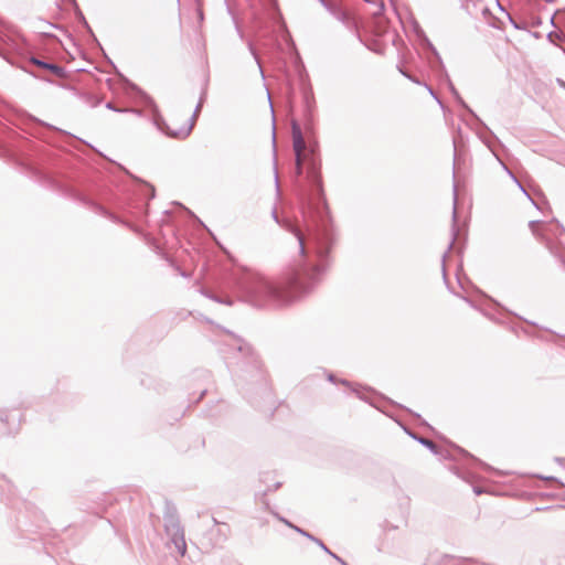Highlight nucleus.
<instances>
[{"instance_id": "1", "label": "nucleus", "mask_w": 565, "mask_h": 565, "mask_svg": "<svg viewBox=\"0 0 565 565\" xmlns=\"http://www.w3.org/2000/svg\"><path fill=\"white\" fill-rule=\"evenodd\" d=\"M273 218L280 224L286 231L292 233L299 245L302 256L313 253L318 259L317 264H307L300 270L288 275L279 282L271 281L265 276L252 269L241 268L232 273L231 281L234 292L241 301H244L255 308H276L290 303L297 297L307 294L319 281L320 275L326 270V262L331 247L334 243V234L332 233V242L328 244V253L320 255L317 253V244L313 235L306 223L309 246L305 245V236L295 224L289 220L279 221L276 210L273 211Z\"/></svg>"}, {"instance_id": "2", "label": "nucleus", "mask_w": 565, "mask_h": 565, "mask_svg": "<svg viewBox=\"0 0 565 565\" xmlns=\"http://www.w3.org/2000/svg\"><path fill=\"white\" fill-rule=\"evenodd\" d=\"M302 157L303 163L307 164V178L311 184V190L306 198L303 216L317 244V253L326 255L328 244L332 242V223L323 192L321 161L317 153V145H306Z\"/></svg>"}, {"instance_id": "3", "label": "nucleus", "mask_w": 565, "mask_h": 565, "mask_svg": "<svg viewBox=\"0 0 565 565\" xmlns=\"http://www.w3.org/2000/svg\"><path fill=\"white\" fill-rule=\"evenodd\" d=\"M205 96H206V88H203L201 92V95H200L199 103L193 111L191 119L189 120V124L182 126L178 130L170 129V127L168 126V124L166 122L163 117L160 115L159 109L151 97L146 96V103L152 110L153 124L161 132H163L164 135H167L168 137H171V138L185 139L191 134V131L195 125L196 118L203 107Z\"/></svg>"}, {"instance_id": "4", "label": "nucleus", "mask_w": 565, "mask_h": 565, "mask_svg": "<svg viewBox=\"0 0 565 565\" xmlns=\"http://www.w3.org/2000/svg\"><path fill=\"white\" fill-rule=\"evenodd\" d=\"M164 530L169 536V542L172 543L180 555L186 552V543L184 537V530L181 526L180 520L174 509L168 510L163 515Z\"/></svg>"}, {"instance_id": "5", "label": "nucleus", "mask_w": 565, "mask_h": 565, "mask_svg": "<svg viewBox=\"0 0 565 565\" xmlns=\"http://www.w3.org/2000/svg\"><path fill=\"white\" fill-rule=\"evenodd\" d=\"M426 43H427V46L429 47V50L433 52L437 63H438V66L440 68V71L443 72V75L447 82V86L451 93V95L454 96V98L457 100V103L459 105H461L476 120H478L483 127L487 128V126L481 121V119L476 115V113L466 104V102L462 99V97L460 96L459 92L457 90V88L455 87V85L452 84L447 71L445 70V66L443 64V61H441V57L440 55L438 54L437 50L434 47V45L427 40L425 39Z\"/></svg>"}, {"instance_id": "6", "label": "nucleus", "mask_w": 565, "mask_h": 565, "mask_svg": "<svg viewBox=\"0 0 565 565\" xmlns=\"http://www.w3.org/2000/svg\"><path fill=\"white\" fill-rule=\"evenodd\" d=\"M292 148L295 151L296 161V175L299 177L303 171V157L302 151L306 148V141L302 136L300 125L297 120L291 121Z\"/></svg>"}, {"instance_id": "7", "label": "nucleus", "mask_w": 565, "mask_h": 565, "mask_svg": "<svg viewBox=\"0 0 565 565\" xmlns=\"http://www.w3.org/2000/svg\"><path fill=\"white\" fill-rule=\"evenodd\" d=\"M457 202H458V194H457V185L454 184V209H452V226H451V241L448 245V250L444 253L443 255V276L444 279H446V267H445V259L449 253V250L454 247L458 235H459V228L457 226Z\"/></svg>"}, {"instance_id": "8", "label": "nucleus", "mask_w": 565, "mask_h": 565, "mask_svg": "<svg viewBox=\"0 0 565 565\" xmlns=\"http://www.w3.org/2000/svg\"><path fill=\"white\" fill-rule=\"evenodd\" d=\"M30 63L33 64V65H36L43 70H47L50 71L51 73H53L54 75H56L57 77H63L65 75V70L57 65V64H54V63H49V62H45L43 60H40L35 56H32L30 58Z\"/></svg>"}, {"instance_id": "9", "label": "nucleus", "mask_w": 565, "mask_h": 565, "mask_svg": "<svg viewBox=\"0 0 565 565\" xmlns=\"http://www.w3.org/2000/svg\"><path fill=\"white\" fill-rule=\"evenodd\" d=\"M443 565H484L473 558L456 557L452 555H445L441 558Z\"/></svg>"}, {"instance_id": "10", "label": "nucleus", "mask_w": 565, "mask_h": 565, "mask_svg": "<svg viewBox=\"0 0 565 565\" xmlns=\"http://www.w3.org/2000/svg\"><path fill=\"white\" fill-rule=\"evenodd\" d=\"M294 530L301 534L302 536L309 539L311 542H315L318 546L321 547L322 551H324L327 554H331V551L329 550V547L319 539L315 537L312 534H310L309 532L300 529L299 526H294Z\"/></svg>"}, {"instance_id": "11", "label": "nucleus", "mask_w": 565, "mask_h": 565, "mask_svg": "<svg viewBox=\"0 0 565 565\" xmlns=\"http://www.w3.org/2000/svg\"><path fill=\"white\" fill-rule=\"evenodd\" d=\"M200 292H201V295L205 296L206 298H209V299H211V300H213V301H215L217 303H223V305H227V306H232L233 305V300L231 298H228V297H226V298L218 297V296H216L212 291H209L205 288H201Z\"/></svg>"}, {"instance_id": "12", "label": "nucleus", "mask_w": 565, "mask_h": 565, "mask_svg": "<svg viewBox=\"0 0 565 565\" xmlns=\"http://www.w3.org/2000/svg\"><path fill=\"white\" fill-rule=\"evenodd\" d=\"M484 143L487 145V147L492 151V153L494 154V157L497 158V160L500 162V164L502 166V168L507 171V173L511 177V179L518 184V186L524 191V188L523 185L520 183V181L518 180V178L513 174V172L505 166V163L499 158V156L495 153V151L492 149L491 145L488 142V141H484Z\"/></svg>"}, {"instance_id": "13", "label": "nucleus", "mask_w": 565, "mask_h": 565, "mask_svg": "<svg viewBox=\"0 0 565 565\" xmlns=\"http://www.w3.org/2000/svg\"><path fill=\"white\" fill-rule=\"evenodd\" d=\"M73 7H74L75 14H76L79 23H82V25L87 30V32L90 34V36L96 40V36H95L90 25L88 24L87 20L85 19L82 10L79 9L78 4L75 3Z\"/></svg>"}, {"instance_id": "14", "label": "nucleus", "mask_w": 565, "mask_h": 565, "mask_svg": "<svg viewBox=\"0 0 565 565\" xmlns=\"http://www.w3.org/2000/svg\"><path fill=\"white\" fill-rule=\"evenodd\" d=\"M411 436L414 439H416L419 444H422L423 446L428 448L433 454H435V455L439 454L438 446L434 441H431L430 439H427V438H424V437H418V436L413 435V434Z\"/></svg>"}, {"instance_id": "15", "label": "nucleus", "mask_w": 565, "mask_h": 565, "mask_svg": "<svg viewBox=\"0 0 565 565\" xmlns=\"http://www.w3.org/2000/svg\"><path fill=\"white\" fill-rule=\"evenodd\" d=\"M106 108L109 109V110L116 111V113H134V114H136L138 116L142 115V111L139 110V109H135V108H118L111 102H108L106 104Z\"/></svg>"}, {"instance_id": "16", "label": "nucleus", "mask_w": 565, "mask_h": 565, "mask_svg": "<svg viewBox=\"0 0 565 565\" xmlns=\"http://www.w3.org/2000/svg\"><path fill=\"white\" fill-rule=\"evenodd\" d=\"M92 209L100 214V215H104L106 217H109L111 221L114 222H118V218L117 216H115L114 214L109 213L107 210H105L102 205L97 204V203H92Z\"/></svg>"}, {"instance_id": "17", "label": "nucleus", "mask_w": 565, "mask_h": 565, "mask_svg": "<svg viewBox=\"0 0 565 565\" xmlns=\"http://www.w3.org/2000/svg\"><path fill=\"white\" fill-rule=\"evenodd\" d=\"M8 413L6 409H0V435L8 434Z\"/></svg>"}, {"instance_id": "18", "label": "nucleus", "mask_w": 565, "mask_h": 565, "mask_svg": "<svg viewBox=\"0 0 565 565\" xmlns=\"http://www.w3.org/2000/svg\"><path fill=\"white\" fill-rule=\"evenodd\" d=\"M497 6L499 7V9L504 13V15L507 17V19L510 21V23L513 25L514 29L516 30H521L522 28L516 23V21L511 17V14L505 11V9L500 4L499 1H497Z\"/></svg>"}, {"instance_id": "19", "label": "nucleus", "mask_w": 565, "mask_h": 565, "mask_svg": "<svg viewBox=\"0 0 565 565\" xmlns=\"http://www.w3.org/2000/svg\"><path fill=\"white\" fill-rule=\"evenodd\" d=\"M0 490L2 493L4 491L11 492V483L4 476H0Z\"/></svg>"}, {"instance_id": "20", "label": "nucleus", "mask_w": 565, "mask_h": 565, "mask_svg": "<svg viewBox=\"0 0 565 565\" xmlns=\"http://www.w3.org/2000/svg\"><path fill=\"white\" fill-rule=\"evenodd\" d=\"M397 68L403 76L407 77L408 79H411L412 82H414L416 84H420V82L417 78L413 77L411 74H408L406 71H404L402 67L397 66Z\"/></svg>"}, {"instance_id": "21", "label": "nucleus", "mask_w": 565, "mask_h": 565, "mask_svg": "<svg viewBox=\"0 0 565 565\" xmlns=\"http://www.w3.org/2000/svg\"><path fill=\"white\" fill-rule=\"evenodd\" d=\"M303 100H305V104H306L307 111L310 113L311 96L309 95V93L305 92Z\"/></svg>"}, {"instance_id": "22", "label": "nucleus", "mask_w": 565, "mask_h": 565, "mask_svg": "<svg viewBox=\"0 0 565 565\" xmlns=\"http://www.w3.org/2000/svg\"><path fill=\"white\" fill-rule=\"evenodd\" d=\"M489 24L493 28L501 29L502 22L499 19L493 18V20H489Z\"/></svg>"}, {"instance_id": "23", "label": "nucleus", "mask_w": 565, "mask_h": 565, "mask_svg": "<svg viewBox=\"0 0 565 565\" xmlns=\"http://www.w3.org/2000/svg\"><path fill=\"white\" fill-rule=\"evenodd\" d=\"M277 519L282 522L284 524H286L287 526L291 527L294 530V524L290 523L287 519L282 518V516H279L278 514H276Z\"/></svg>"}, {"instance_id": "24", "label": "nucleus", "mask_w": 565, "mask_h": 565, "mask_svg": "<svg viewBox=\"0 0 565 565\" xmlns=\"http://www.w3.org/2000/svg\"><path fill=\"white\" fill-rule=\"evenodd\" d=\"M250 52H252V54L254 55V57H255V60H256V62H257V64H258V66H259V71H260V73H262V75H263L264 73H263V70H262V65H260L259 58H258V56H257V54H256L255 50H254L252 46H250Z\"/></svg>"}, {"instance_id": "25", "label": "nucleus", "mask_w": 565, "mask_h": 565, "mask_svg": "<svg viewBox=\"0 0 565 565\" xmlns=\"http://www.w3.org/2000/svg\"><path fill=\"white\" fill-rule=\"evenodd\" d=\"M327 10H332V4L329 3L327 0H318Z\"/></svg>"}, {"instance_id": "26", "label": "nucleus", "mask_w": 565, "mask_h": 565, "mask_svg": "<svg viewBox=\"0 0 565 565\" xmlns=\"http://www.w3.org/2000/svg\"><path fill=\"white\" fill-rule=\"evenodd\" d=\"M330 556H332L334 559H337L341 565H344L347 562L343 561L341 557H339L337 554L332 553L329 554Z\"/></svg>"}, {"instance_id": "27", "label": "nucleus", "mask_w": 565, "mask_h": 565, "mask_svg": "<svg viewBox=\"0 0 565 565\" xmlns=\"http://www.w3.org/2000/svg\"><path fill=\"white\" fill-rule=\"evenodd\" d=\"M426 88L428 89L429 94L441 105V102L439 100V98L437 97L435 92L427 85H426Z\"/></svg>"}, {"instance_id": "28", "label": "nucleus", "mask_w": 565, "mask_h": 565, "mask_svg": "<svg viewBox=\"0 0 565 565\" xmlns=\"http://www.w3.org/2000/svg\"><path fill=\"white\" fill-rule=\"evenodd\" d=\"M148 188L150 191L149 199H153L154 198V188L152 185H148Z\"/></svg>"}, {"instance_id": "29", "label": "nucleus", "mask_w": 565, "mask_h": 565, "mask_svg": "<svg viewBox=\"0 0 565 565\" xmlns=\"http://www.w3.org/2000/svg\"><path fill=\"white\" fill-rule=\"evenodd\" d=\"M198 17H199L200 21H202V20H203V18H204V15H203V11H202V9H201V8H199V9H198Z\"/></svg>"}, {"instance_id": "30", "label": "nucleus", "mask_w": 565, "mask_h": 565, "mask_svg": "<svg viewBox=\"0 0 565 565\" xmlns=\"http://www.w3.org/2000/svg\"><path fill=\"white\" fill-rule=\"evenodd\" d=\"M328 380H329L330 382H332V383H337V379H335V376H334L333 374H329V375H328Z\"/></svg>"}, {"instance_id": "31", "label": "nucleus", "mask_w": 565, "mask_h": 565, "mask_svg": "<svg viewBox=\"0 0 565 565\" xmlns=\"http://www.w3.org/2000/svg\"><path fill=\"white\" fill-rule=\"evenodd\" d=\"M339 383H341L342 385H345V386H351V383L347 380H340Z\"/></svg>"}, {"instance_id": "32", "label": "nucleus", "mask_w": 565, "mask_h": 565, "mask_svg": "<svg viewBox=\"0 0 565 565\" xmlns=\"http://www.w3.org/2000/svg\"><path fill=\"white\" fill-rule=\"evenodd\" d=\"M273 145H276V134H275V126L273 127Z\"/></svg>"}, {"instance_id": "33", "label": "nucleus", "mask_w": 565, "mask_h": 565, "mask_svg": "<svg viewBox=\"0 0 565 565\" xmlns=\"http://www.w3.org/2000/svg\"><path fill=\"white\" fill-rule=\"evenodd\" d=\"M554 35H556V33H554V32H550V33L547 34V39H548L550 41H552V39H553V36H554Z\"/></svg>"}, {"instance_id": "34", "label": "nucleus", "mask_w": 565, "mask_h": 565, "mask_svg": "<svg viewBox=\"0 0 565 565\" xmlns=\"http://www.w3.org/2000/svg\"><path fill=\"white\" fill-rule=\"evenodd\" d=\"M482 13H483V15H484V17H487V14H489V13H490V12H489V9H488V8H483V9H482Z\"/></svg>"}, {"instance_id": "35", "label": "nucleus", "mask_w": 565, "mask_h": 565, "mask_svg": "<svg viewBox=\"0 0 565 565\" xmlns=\"http://www.w3.org/2000/svg\"><path fill=\"white\" fill-rule=\"evenodd\" d=\"M554 21H555V14H553V15L551 17V24H552V25H554V26H556Z\"/></svg>"}, {"instance_id": "36", "label": "nucleus", "mask_w": 565, "mask_h": 565, "mask_svg": "<svg viewBox=\"0 0 565 565\" xmlns=\"http://www.w3.org/2000/svg\"><path fill=\"white\" fill-rule=\"evenodd\" d=\"M40 122H41L42 125H44V126H46V127L51 128V129H56V128H55V127H53L52 125L44 124V122H42V121H40Z\"/></svg>"}, {"instance_id": "37", "label": "nucleus", "mask_w": 565, "mask_h": 565, "mask_svg": "<svg viewBox=\"0 0 565 565\" xmlns=\"http://www.w3.org/2000/svg\"><path fill=\"white\" fill-rule=\"evenodd\" d=\"M271 1V4L275 9H277V1L276 0H270Z\"/></svg>"}, {"instance_id": "38", "label": "nucleus", "mask_w": 565, "mask_h": 565, "mask_svg": "<svg viewBox=\"0 0 565 565\" xmlns=\"http://www.w3.org/2000/svg\"><path fill=\"white\" fill-rule=\"evenodd\" d=\"M535 224H536V222H535V221H531V222H530V226H531V227H534V226H535Z\"/></svg>"}, {"instance_id": "39", "label": "nucleus", "mask_w": 565, "mask_h": 565, "mask_svg": "<svg viewBox=\"0 0 565 565\" xmlns=\"http://www.w3.org/2000/svg\"><path fill=\"white\" fill-rule=\"evenodd\" d=\"M237 349H238V351H244V350H245V349H244V347H243L242 344H239V345L237 347Z\"/></svg>"}, {"instance_id": "40", "label": "nucleus", "mask_w": 565, "mask_h": 565, "mask_svg": "<svg viewBox=\"0 0 565 565\" xmlns=\"http://www.w3.org/2000/svg\"><path fill=\"white\" fill-rule=\"evenodd\" d=\"M475 492H476L477 494H480V493H481V490H480V489L475 488Z\"/></svg>"}, {"instance_id": "41", "label": "nucleus", "mask_w": 565, "mask_h": 565, "mask_svg": "<svg viewBox=\"0 0 565 565\" xmlns=\"http://www.w3.org/2000/svg\"><path fill=\"white\" fill-rule=\"evenodd\" d=\"M276 185L278 186V175H275Z\"/></svg>"}, {"instance_id": "42", "label": "nucleus", "mask_w": 565, "mask_h": 565, "mask_svg": "<svg viewBox=\"0 0 565 565\" xmlns=\"http://www.w3.org/2000/svg\"><path fill=\"white\" fill-rule=\"evenodd\" d=\"M523 193H525L527 195V199H531V195L527 194V192L524 190L522 191Z\"/></svg>"}, {"instance_id": "43", "label": "nucleus", "mask_w": 565, "mask_h": 565, "mask_svg": "<svg viewBox=\"0 0 565 565\" xmlns=\"http://www.w3.org/2000/svg\"><path fill=\"white\" fill-rule=\"evenodd\" d=\"M93 40L97 43V45H100V42H98V40H97V39L95 40V39L93 38Z\"/></svg>"}, {"instance_id": "44", "label": "nucleus", "mask_w": 565, "mask_h": 565, "mask_svg": "<svg viewBox=\"0 0 565 565\" xmlns=\"http://www.w3.org/2000/svg\"><path fill=\"white\" fill-rule=\"evenodd\" d=\"M344 565H349L348 563H345Z\"/></svg>"}]
</instances>
